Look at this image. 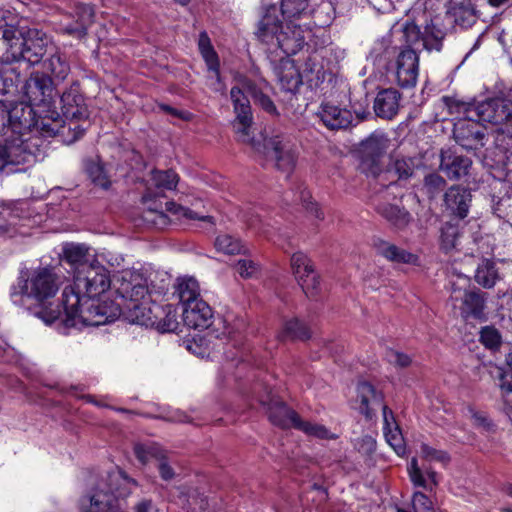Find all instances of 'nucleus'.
Masks as SVG:
<instances>
[{
    "label": "nucleus",
    "mask_w": 512,
    "mask_h": 512,
    "mask_svg": "<svg viewBox=\"0 0 512 512\" xmlns=\"http://www.w3.org/2000/svg\"><path fill=\"white\" fill-rule=\"evenodd\" d=\"M240 84L241 87L234 86L230 91L234 113L236 114L232 126L237 141L248 144L257 151H260L263 147L267 158L273 161L277 170L287 174L291 173L295 167L296 154L290 137L275 129L265 130L263 134L264 142L261 145L259 141L254 139L251 130L253 117L248 95L252 97L256 105H259L268 113L276 112L273 101L252 80L243 78Z\"/></svg>",
    "instance_id": "1"
},
{
    "label": "nucleus",
    "mask_w": 512,
    "mask_h": 512,
    "mask_svg": "<svg viewBox=\"0 0 512 512\" xmlns=\"http://www.w3.org/2000/svg\"><path fill=\"white\" fill-rule=\"evenodd\" d=\"M308 6V0H282L280 6L264 2L254 32L256 38L269 49H281L287 56L297 53L304 38L294 20L306 13Z\"/></svg>",
    "instance_id": "2"
},
{
    "label": "nucleus",
    "mask_w": 512,
    "mask_h": 512,
    "mask_svg": "<svg viewBox=\"0 0 512 512\" xmlns=\"http://www.w3.org/2000/svg\"><path fill=\"white\" fill-rule=\"evenodd\" d=\"M59 289V277L52 268L41 267L29 272L22 270L16 284L12 286L11 297L15 303L26 305L33 300L37 304L34 315L46 324L57 320L61 311L59 307L48 308L46 303L53 298Z\"/></svg>",
    "instance_id": "3"
},
{
    "label": "nucleus",
    "mask_w": 512,
    "mask_h": 512,
    "mask_svg": "<svg viewBox=\"0 0 512 512\" xmlns=\"http://www.w3.org/2000/svg\"><path fill=\"white\" fill-rule=\"evenodd\" d=\"M62 306L65 314L63 322L66 327L100 326L115 320L118 307L112 302H99L75 292V288H64Z\"/></svg>",
    "instance_id": "4"
},
{
    "label": "nucleus",
    "mask_w": 512,
    "mask_h": 512,
    "mask_svg": "<svg viewBox=\"0 0 512 512\" xmlns=\"http://www.w3.org/2000/svg\"><path fill=\"white\" fill-rule=\"evenodd\" d=\"M115 287L120 297L130 301L127 305L130 321L153 327L156 323L155 319L162 310L160 305L147 306L144 302L149 294L148 280L145 275L139 271L125 270L116 277Z\"/></svg>",
    "instance_id": "5"
},
{
    "label": "nucleus",
    "mask_w": 512,
    "mask_h": 512,
    "mask_svg": "<svg viewBox=\"0 0 512 512\" xmlns=\"http://www.w3.org/2000/svg\"><path fill=\"white\" fill-rule=\"evenodd\" d=\"M31 124L27 131L36 130L44 137H53L60 135L67 143H73L81 138L85 128L77 123L65 125L63 115L61 116L55 109V104L50 107L32 108Z\"/></svg>",
    "instance_id": "6"
},
{
    "label": "nucleus",
    "mask_w": 512,
    "mask_h": 512,
    "mask_svg": "<svg viewBox=\"0 0 512 512\" xmlns=\"http://www.w3.org/2000/svg\"><path fill=\"white\" fill-rule=\"evenodd\" d=\"M260 403L266 406V413L273 425L283 429L293 427L321 439L328 437L329 431L323 425L303 421L296 411L270 394L267 395V399H260Z\"/></svg>",
    "instance_id": "7"
},
{
    "label": "nucleus",
    "mask_w": 512,
    "mask_h": 512,
    "mask_svg": "<svg viewBox=\"0 0 512 512\" xmlns=\"http://www.w3.org/2000/svg\"><path fill=\"white\" fill-rule=\"evenodd\" d=\"M406 44L416 49L421 46L427 51L439 52L443 46V40L447 34V28L443 25L441 16L436 15L425 20L424 25H418L414 21H407L402 28Z\"/></svg>",
    "instance_id": "8"
},
{
    "label": "nucleus",
    "mask_w": 512,
    "mask_h": 512,
    "mask_svg": "<svg viewBox=\"0 0 512 512\" xmlns=\"http://www.w3.org/2000/svg\"><path fill=\"white\" fill-rule=\"evenodd\" d=\"M108 269L93 258L74 271V284L66 288H75V292L87 298H95L110 288Z\"/></svg>",
    "instance_id": "9"
},
{
    "label": "nucleus",
    "mask_w": 512,
    "mask_h": 512,
    "mask_svg": "<svg viewBox=\"0 0 512 512\" xmlns=\"http://www.w3.org/2000/svg\"><path fill=\"white\" fill-rule=\"evenodd\" d=\"M388 137L375 131L369 137L361 141L359 154L361 158V169L369 176L376 177L382 170V158L389 147Z\"/></svg>",
    "instance_id": "10"
},
{
    "label": "nucleus",
    "mask_w": 512,
    "mask_h": 512,
    "mask_svg": "<svg viewBox=\"0 0 512 512\" xmlns=\"http://www.w3.org/2000/svg\"><path fill=\"white\" fill-rule=\"evenodd\" d=\"M56 84L40 71L31 73L30 77L25 80L22 87L24 96L27 98L31 108L50 107L55 104L57 95Z\"/></svg>",
    "instance_id": "11"
},
{
    "label": "nucleus",
    "mask_w": 512,
    "mask_h": 512,
    "mask_svg": "<svg viewBox=\"0 0 512 512\" xmlns=\"http://www.w3.org/2000/svg\"><path fill=\"white\" fill-rule=\"evenodd\" d=\"M30 131L22 133H8L2 144L6 150V157L9 165H20L31 163L36 159V153L39 151V138L26 137Z\"/></svg>",
    "instance_id": "12"
},
{
    "label": "nucleus",
    "mask_w": 512,
    "mask_h": 512,
    "mask_svg": "<svg viewBox=\"0 0 512 512\" xmlns=\"http://www.w3.org/2000/svg\"><path fill=\"white\" fill-rule=\"evenodd\" d=\"M32 108L23 102L8 105L0 101V136L27 131L31 123Z\"/></svg>",
    "instance_id": "13"
},
{
    "label": "nucleus",
    "mask_w": 512,
    "mask_h": 512,
    "mask_svg": "<svg viewBox=\"0 0 512 512\" xmlns=\"http://www.w3.org/2000/svg\"><path fill=\"white\" fill-rule=\"evenodd\" d=\"M394 67L396 82L401 88L416 86L419 75V55L414 46L405 43L395 58Z\"/></svg>",
    "instance_id": "14"
},
{
    "label": "nucleus",
    "mask_w": 512,
    "mask_h": 512,
    "mask_svg": "<svg viewBox=\"0 0 512 512\" xmlns=\"http://www.w3.org/2000/svg\"><path fill=\"white\" fill-rule=\"evenodd\" d=\"M60 101L62 115L66 120L72 123L73 121L78 122L88 119V107L80 91V84L77 81L73 82L70 87L62 93Z\"/></svg>",
    "instance_id": "15"
},
{
    "label": "nucleus",
    "mask_w": 512,
    "mask_h": 512,
    "mask_svg": "<svg viewBox=\"0 0 512 512\" xmlns=\"http://www.w3.org/2000/svg\"><path fill=\"white\" fill-rule=\"evenodd\" d=\"M49 43L50 40L44 32L38 29H28L24 36L22 60L30 65L40 63L47 53Z\"/></svg>",
    "instance_id": "16"
},
{
    "label": "nucleus",
    "mask_w": 512,
    "mask_h": 512,
    "mask_svg": "<svg viewBox=\"0 0 512 512\" xmlns=\"http://www.w3.org/2000/svg\"><path fill=\"white\" fill-rule=\"evenodd\" d=\"M471 166L470 158L459 155L450 148L441 149L439 168L450 180H459L467 176Z\"/></svg>",
    "instance_id": "17"
},
{
    "label": "nucleus",
    "mask_w": 512,
    "mask_h": 512,
    "mask_svg": "<svg viewBox=\"0 0 512 512\" xmlns=\"http://www.w3.org/2000/svg\"><path fill=\"white\" fill-rule=\"evenodd\" d=\"M0 34V40L5 48L1 60L7 63L21 61L23 57L25 31L7 26L4 29H0Z\"/></svg>",
    "instance_id": "18"
},
{
    "label": "nucleus",
    "mask_w": 512,
    "mask_h": 512,
    "mask_svg": "<svg viewBox=\"0 0 512 512\" xmlns=\"http://www.w3.org/2000/svg\"><path fill=\"white\" fill-rule=\"evenodd\" d=\"M184 324L193 329H206L212 324L213 312L203 300L192 302L183 307Z\"/></svg>",
    "instance_id": "19"
},
{
    "label": "nucleus",
    "mask_w": 512,
    "mask_h": 512,
    "mask_svg": "<svg viewBox=\"0 0 512 512\" xmlns=\"http://www.w3.org/2000/svg\"><path fill=\"white\" fill-rule=\"evenodd\" d=\"M512 118V101L506 98H493L482 101V121L499 125Z\"/></svg>",
    "instance_id": "20"
},
{
    "label": "nucleus",
    "mask_w": 512,
    "mask_h": 512,
    "mask_svg": "<svg viewBox=\"0 0 512 512\" xmlns=\"http://www.w3.org/2000/svg\"><path fill=\"white\" fill-rule=\"evenodd\" d=\"M374 209L396 231L405 230L413 220L412 215L405 207L388 202H379Z\"/></svg>",
    "instance_id": "21"
},
{
    "label": "nucleus",
    "mask_w": 512,
    "mask_h": 512,
    "mask_svg": "<svg viewBox=\"0 0 512 512\" xmlns=\"http://www.w3.org/2000/svg\"><path fill=\"white\" fill-rule=\"evenodd\" d=\"M400 99L401 94L394 88L379 91L373 104L376 116L387 120L394 118L399 111Z\"/></svg>",
    "instance_id": "22"
},
{
    "label": "nucleus",
    "mask_w": 512,
    "mask_h": 512,
    "mask_svg": "<svg viewBox=\"0 0 512 512\" xmlns=\"http://www.w3.org/2000/svg\"><path fill=\"white\" fill-rule=\"evenodd\" d=\"M472 196L469 190L451 186L444 194V205L451 214L463 219L467 216Z\"/></svg>",
    "instance_id": "23"
},
{
    "label": "nucleus",
    "mask_w": 512,
    "mask_h": 512,
    "mask_svg": "<svg viewBox=\"0 0 512 512\" xmlns=\"http://www.w3.org/2000/svg\"><path fill=\"white\" fill-rule=\"evenodd\" d=\"M75 22L63 27L64 33L82 39L87 35L88 28L93 24L95 11L90 4L79 3L75 7Z\"/></svg>",
    "instance_id": "24"
},
{
    "label": "nucleus",
    "mask_w": 512,
    "mask_h": 512,
    "mask_svg": "<svg viewBox=\"0 0 512 512\" xmlns=\"http://www.w3.org/2000/svg\"><path fill=\"white\" fill-rule=\"evenodd\" d=\"M104 483L98 484L96 491L93 494L107 493L113 495L119 505V499L127 496L126 486L128 484L136 485L133 479L128 478L121 470L107 473Z\"/></svg>",
    "instance_id": "25"
},
{
    "label": "nucleus",
    "mask_w": 512,
    "mask_h": 512,
    "mask_svg": "<svg viewBox=\"0 0 512 512\" xmlns=\"http://www.w3.org/2000/svg\"><path fill=\"white\" fill-rule=\"evenodd\" d=\"M275 74L281 88L286 92L294 93L302 84L301 75L291 59H282L275 68Z\"/></svg>",
    "instance_id": "26"
},
{
    "label": "nucleus",
    "mask_w": 512,
    "mask_h": 512,
    "mask_svg": "<svg viewBox=\"0 0 512 512\" xmlns=\"http://www.w3.org/2000/svg\"><path fill=\"white\" fill-rule=\"evenodd\" d=\"M446 16L450 19V23L454 22L464 28L471 27L477 21V14L474 7L469 1L450 0L447 5Z\"/></svg>",
    "instance_id": "27"
},
{
    "label": "nucleus",
    "mask_w": 512,
    "mask_h": 512,
    "mask_svg": "<svg viewBox=\"0 0 512 512\" xmlns=\"http://www.w3.org/2000/svg\"><path fill=\"white\" fill-rule=\"evenodd\" d=\"M71 72L70 63L67 57L60 52H55L43 61V74L56 85L64 82Z\"/></svg>",
    "instance_id": "28"
},
{
    "label": "nucleus",
    "mask_w": 512,
    "mask_h": 512,
    "mask_svg": "<svg viewBox=\"0 0 512 512\" xmlns=\"http://www.w3.org/2000/svg\"><path fill=\"white\" fill-rule=\"evenodd\" d=\"M318 114L323 124L331 130L345 129L351 124V113L337 106L323 104Z\"/></svg>",
    "instance_id": "29"
},
{
    "label": "nucleus",
    "mask_w": 512,
    "mask_h": 512,
    "mask_svg": "<svg viewBox=\"0 0 512 512\" xmlns=\"http://www.w3.org/2000/svg\"><path fill=\"white\" fill-rule=\"evenodd\" d=\"M358 397L361 399L360 412L371 419L375 414V407L381 406L383 402V395L381 392L376 391L375 387L367 382H359L357 386Z\"/></svg>",
    "instance_id": "30"
},
{
    "label": "nucleus",
    "mask_w": 512,
    "mask_h": 512,
    "mask_svg": "<svg viewBox=\"0 0 512 512\" xmlns=\"http://www.w3.org/2000/svg\"><path fill=\"white\" fill-rule=\"evenodd\" d=\"M374 245L377 252L389 261L404 264H415L418 260L416 255L384 240L378 239L375 241Z\"/></svg>",
    "instance_id": "31"
},
{
    "label": "nucleus",
    "mask_w": 512,
    "mask_h": 512,
    "mask_svg": "<svg viewBox=\"0 0 512 512\" xmlns=\"http://www.w3.org/2000/svg\"><path fill=\"white\" fill-rule=\"evenodd\" d=\"M176 293L183 307L192 302L202 300L198 281L193 277H180L177 279Z\"/></svg>",
    "instance_id": "32"
},
{
    "label": "nucleus",
    "mask_w": 512,
    "mask_h": 512,
    "mask_svg": "<svg viewBox=\"0 0 512 512\" xmlns=\"http://www.w3.org/2000/svg\"><path fill=\"white\" fill-rule=\"evenodd\" d=\"M84 168L87 176L95 186L101 187L105 190L110 187L111 181L105 171L104 164L98 157L95 159H85Z\"/></svg>",
    "instance_id": "33"
},
{
    "label": "nucleus",
    "mask_w": 512,
    "mask_h": 512,
    "mask_svg": "<svg viewBox=\"0 0 512 512\" xmlns=\"http://www.w3.org/2000/svg\"><path fill=\"white\" fill-rule=\"evenodd\" d=\"M198 47L199 50L208 66V69L214 73L215 78L220 80V71H219V59L217 53L215 52L210 38L205 31H202L199 34L198 39Z\"/></svg>",
    "instance_id": "34"
},
{
    "label": "nucleus",
    "mask_w": 512,
    "mask_h": 512,
    "mask_svg": "<svg viewBox=\"0 0 512 512\" xmlns=\"http://www.w3.org/2000/svg\"><path fill=\"white\" fill-rule=\"evenodd\" d=\"M279 337L281 339L306 341L311 337V332L304 322L298 318H293L286 321Z\"/></svg>",
    "instance_id": "35"
},
{
    "label": "nucleus",
    "mask_w": 512,
    "mask_h": 512,
    "mask_svg": "<svg viewBox=\"0 0 512 512\" xmlns=\"http://www.w3.org/2000/svg\"><path fill=\"white\" fill-rule=\"evenodd\" d=\"M461 315L466 322V325H472L474 322L480 320V296L476 292H469L465 295L461 307Z\"/></svg>",
    "instance_id": "36"
},
{
    "label": "nucleus",
    "mask_w": 512,
    "mask_h": 512,
    "mask_svg": "<svg viewBox=\"0 0 512 512\" xmlns=\"http://www.w3.org/2000/svg\"><path fill=\"white\" fill-rule=\"evenodd\" d=\"M65 260L75 267L80 268L84 263H90L88 248L81 244H66L63 248Z\"/></svg>",
    "instance_id": "37"
},
{
    "label": "nucleus",
    "mask_w": 512,
    "mask_h": 512,
    "mask_svg": "<svg viewBox=\"0 0 512 512\" xmlns=\"http://www.w3.org/2000/svg\"><path fill=\"white\" fill-rule=\"evenodd\" d=\"M90 502V512H121L117 506V501L113 495L98 493L92 494L88 498Z\"/></svg>",
    "instance_id": "38"
},
{
    "label": "nucleus",
    "mask_w": 512,
    "mask_h": 512,
    "mask_svg": "<svg viewBox=\"0 0 512 512\" xmlns=\"http://www.w3.org/2000/svg\"><path fill=\"white\" fill-rule=\"evenodd\" d=\"M291 268L298 284L311 275L314 270L311 260L302 252H296L291 257Z\"/></svg>",
    "instance_id": "39"
},
{
    "label": "nucleus",
    "mask_w": 512,
    "mask_h": 512,
    "mask_svg": "<svg viewBox=\"0 0 512 512\" xmlns=\"http://www.w3.org/2000/svg\"><path fill=\"white\" fill-rule=\"evenodd\" d=\"M161 310L162 312H160L157 319H155L156 323L153 327L162 333L174 332L178 328V321L172 306H161Z\"/></svg>",
    "instance_id": "40"
},
{
    "label": "nucleus",
    "mask_w": 512,
    "mask_h": 512,
    "mask_svg": "<svg viewBox=\"0 0 512 512\" xmlns=\"http://www.w3.org/2000/svg\"><path fill=\"white\" fill-rule=\"evenodd\" d=\"M503 344L502 334L494 326L482 327V345L493 355L497 354Z\"/></svg>",
    "instance_id": "41"
},
{
    "label": "nucleus",
    "mask_w": 512,
    "mask_h": 512,
    "mask_svg": "<svg viewBox=\"0 0 512 512\" xmlns=\"http://www.w3.org/2000/svg\"><path fill=\"white\" fill-rule=\"evenodd\" d=\"M134 454L142 464H146L152 458L157 460L164 459V451L155 443L135 444Z\"/></svg>",
    "instance_id": "42"
},
{
    "label": "nucleus",
    "mask_w": 512,
    "mask_h": 512,
    "mask_svg": "<svg viewBox=\"0 0 512 512\" xmlns=\"http://www.w3.org/2000/svg\"><path fill=\"white\" fill-rule=\"evenodd\" d=\"M449 109H456V112L463 114V117L469 121H480V106L476 103H466L457 100L446 99Z\"/></svg>",
    "instance_id": "43"
},
{
    "label": "nucleus",
    "mask_w": 512,
    "mask_h": 512,
    "mask_svg": "<svg viewBox=\"0 0 512 512\" xmlns=\"http://www.w3.org/2000/svg\"><path fill=\"white\" fill-rule=\"evenodd\" d=\"M215 247L225 254L234 255L245 252L241 241L228 234L219 235L215 240Z\"/></svg>",
    "instance_id": "44"
},
{
    "label": "nucleus",
    "mask_w": 512,
    "mask_h": 512,
    "mask_svg": "<svg viewBox=\"0 0 512 512\" xmlns=\"http://www.w3.org/2000/svg\"><path fill=\"white\" fill-rule=\"evenodd\" d=\"M178 175L173 170H154L152 181L157 188L173 190L178 183Z\"/></svg>",
    "instance_id": "45"
},
{
    "label": "nucleus",
    "mask_w": 512,
    "mask_h": 512,
    "mask_svg": "<svg viewBox=\"0 0 512 512\" xmlns=\"http://www.w3.org/2000/svg\"><path fill=\"white\" fill-rule=\"evenodd\" d=\"M234 269L243 279L257 278L260 274V265L248 258L239 259Z\"/></svg>",
    "instance_id": "46"
},
{
    "label": "nucleus",
    "mask_w": 512,
    "mask_h": 512,
    "mask_svg": "<svg viewBox=\"0 0 512 512\" xmlns=\"http://www.w3.org/2000/svg\"><path fill=\"white\" fill-rule=\"evenodd\" d=\"M165 209L166 211H169L174 215L183 216L188 219H198L202 221H207L210 224L214 225V218L212 216L199 217L198 214L192 211L191 209L183 207L173 201L165 202Z\"/></svg>",
    "instance_id": "47"
},
{
    "label": "nucleus",
    "mask_w": 512,
    "mask_h": 512,
    "mask_svg": "<svg viewBox=\"0 0 512 512\" xmlns=\"http://www.w3.org/2000/svg\"><path fill=\"white\" fill-rule=\"evenodd\" d=\"M392 168L399 179H408L413 175L415 162L414 159L410 157L396 158L393 161Z\"/></svg>",
    "instance_id": "48"
},
{
    "label": "nucleus",
    "mask_w": 512,
    "mask_h": 512,
    "mask_svg": "<svg viewBox=\"0 0 512 512\" xmlns=\"http://www.w3.org/2000/svg\"><path fill=\"white\" fill-rule=\"evenodd\" d=\"M494 144L501 151L506 152L512 148V125L497 129L494 134Z\"/></svg>",
    "instance_id": "49"
},
{
    "label": "nucleus",
    "mask_w": 512,
    "mask_h": 512,
    "mask_svg": "<svg viewBox=\"0 0 512 512\" xmlns=\"http://www.w3.org/2000/svg\"><path fill=\"white\" fill-rule=\"evenodd\" d=\"M298 189L299 194L295 199H293V202H300L306 208V210L310 211L313 215H315V217L319 219L323 218L322 212H320L317 205L311 201L310 192L307 191L303 185H300Z\"/></svg>",
    "instance_id": "50"
},
{
    "label": "nucleus",
    "mask_w": 512,
    "mask_h": 512,
    "mask_svg": "<svg viewBox=\"0 0 512 512\" xmlns=\"http://www.w3.org/2000/svg\"><path fill=\"white\" fill-rule=\"evenodd\" d=\"M424 187L428 194L434 196L446 187V180L437 173H430L424 178Z\"/></svg>",
    "instance_id": "51"
},
{
    "label": "nucleus",
    "mask_w": 512,
    "mask_h": 512,
    "mask_svg": "<svg viewBox=\"0 0 512 512\" xmlns=\"http://www.w3.org/2000/svg\"><path fill=\"white\" fill-rule=\"evenodd\" d=\"M305 295L309 298L315 297L320 291V282L319 277L315 270L311 273V275L306 276L305 280L299 283Z\"/></svg>",
    "instance_id": "52"
},
{
    "label": "nucleus",
    "mask_w": 512,
    "mask_h": 512,
    "mask_svg": "<svg viewBox=\"0 0 512 512\" xmlns=\"http://www.w3.org/2000/svg\"><path fill=\"white\" fill-rule=\"evenodd\" d=\"M458 236V229L451 225L446 223L441 228V244L445 250H450L455 247L456 240Z\"/></svg>",
    "instance_id": "53"
},
{
    "label": "nucleus",
    "mask_w": 512,
    "mask_h": 512,
    "mask_svg": "<svg viewBox=\"0 0 512 512\" xmlns=\"http://www.w3.org/2000/svg\"><path fill=\"white\" fill-rule=\"evenodd\" d=\"M491 377L499 380V386L503 391L507 401H512V384L504 381L505 372L501 367L494 366L489 371Z\"/></svg>",
    "instance_id": "54"
},
{
    "label": "nucleus",
    "mask_w": 512,
    "mask_h": 512,
    "mask_svg": "<svg viewBox=\"0 0 512 512\" xmlns=\"http://www.w3.org/2000/svg\"><path fill=\"white\" fill-rule=\"evenodd\" d=\"M483 272H485V275L482 276V287H493L498 278V272L495 268V263L493 261L486 260L484 267L482 266V273Z\"/></svg>",
    "instance_id": "55"
},
{
    "label": "nucleus",
    "mask_w": 512,
    "mask_h": 512,
    "mask_svg": "<svg viewBox=\"0 0 512 512\" xmlns=\"http://www.w3.org/2000/svg\"><path fill=\"white\" fill-rule=\"evenodd\" d=\"M385 437L387 442L398 455H403L405 453L404 439L397 427L394 432L391 430L385 432Z\"/></svg>",
    "instance_id": "56"
},
{
    "label": "nucleus",
    "mask_w": 512,
    "mask_h": 512,
    "mask_svg": "<svg viewBox=\"0 0 512 512\" xmlns=\"http://www.w3.org/2000/svg\"><path fill=\"white\" fill-rule=\"evenodd\" d=\"M422 455L428 460H435L441 463H447L450 460L449 455L442 450H436L427 444L422 443L420 446Z\"/></svg>",
    "instance_id": "57"
},
{
    "label": "nucleus",
    "mask_w": 512,
    "mask_h": 512,
    "mask_svg": "<svg viewBox=\"0 0 512 512\" xmlns=\"http://www.w3.org/2000/svg\"><path fill=\"white\" fill-rule=\"evenodd\" d=\"M413 508L415 512H433L432 502L420 491L413 494Z\"/></svg>",
    "instance_id": "58"
},
{
    "label": "nucleus",
    "mask_w": 512,
    "mask_h": 512,
    "mask_svg": "<svg viewBox=\"0 0 512 512\" xmlns=\"http://www.w3.org/2000/svg\"><path fill=\"white\" fill-rule=\"evenodd\" d=\"M12 87H17L13 77L8 74L6 69L2 70L0 67V95L9 93Z\"/></svg>",
    "instance_id": "59"
},
{
    "label": "nucleus",
    "mask_w": 512,
    "mask_h": 512,
    "mask_svg": "<svg viewBox=\"0 0 512 512\" xmlns=\"http://www.w3.org/2000/svg\"><path fill=\"white\" fill-rule=\"evenodd\" d=\"M386 357L390 363L396 364L400 367H407L411 362L408 355L394 350L387 351Z\"/></svg>",
    "instance_id": "60"
},
{
    "label": "nucleus",
    "mask_w": 512,
    "mask_h": 512,
    "mask_svg": "<svg viewBox=\"0 0 512 512\" xmlns=\"http://www.w3.org/2000/svg\"><path fill=\"white\" fill-rule=\"evenodd\" d=\"M159 461L158 469L162 479L166 481L173 479L175 475L173 468L165 461V458Z\"/></svg>",
    "instance_id": "61"
},
{
    "label": "nucleus",
    "mask_w": 512,
    "mask_h": 512,
    "mask_svg": "<svg viewBox=\"0 0 512 512\" xmlns=\"http://www.w3.org/2000/svg\"><path fill=\"white\" fill-rule=\"evenodd\" d=\"M160 108H161V110L173 115L174 117L180 118L182 120L188 121L191 118V114L189 112L177 110L169 105L163 104L160 106Z\"/></svg>",
    "instance_id": "62"
},
{
    "label": "nucleus",
    "mask_w": 512,
    "mask_h": 512,
    "mask_svg": "<svg viewBox=\"0 0 512 512\" xmlns=\"http://www.w3.org/2000/svg\"><path fill=\"white\" fill-rule=\"evenodd\" d=\"M360 449H363L366 453H372L376 449V441L371 436H364L361 439Z\"/></svg>",
    "instance_id": "63"
},
{
    "label": "nucleus",
    "mask_w": 512,
    "mask_h": 512,
    "mask_svg": "<svg viewBox=\"0 0 512 512\" xmlns=\"http://www.w3.org/2000/svg\"><path fill=\"white\" fill-rule=\"evenodd\" d=\"M153 509V503L149 499H143L135 505V512H150Z\"/></svg>",
    "instance_id": "64"
}]
</instances>
